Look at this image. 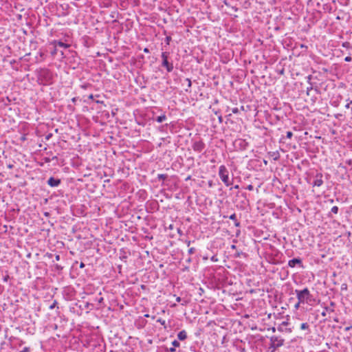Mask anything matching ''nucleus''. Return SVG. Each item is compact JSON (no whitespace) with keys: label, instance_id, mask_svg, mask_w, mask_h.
<instances>
[{"label":"nucleus","instance_id":"32","mask_svg":"<svg viewBox=\"0 0 352 352\" xmlns=\"http://www.w3.org/2000/svg\"><path fill=\"white\" fill-rule=\"evenodd\" d=\"M300 304H305L304 302H300L299 300H298V302L294 305L296 309H298L300 305Z\"/></svg>","mask_w":352,"mask_h":352},{"label":"nucleus","instance_id":"11","mask_svg":"<svg viewBox=\"0 0 352 352\" xmlns=\"http://www.w3.org/2000/svg\"><path fill=\"white\" fill-rule=\"evenodd\" d=\"M335 306H336V303L333 301H331L329 306H327V307H324V311L322 312L321 315L323 317H325L327 316V312H333Z\"/></svg>","mask_w":352,"mask_h":352},{"label":"nucleus","instance_id":"2","mask_svg":"<svg viewBox=\"0 0 352 352\" xmlns=\"http://www.w3.org/2000/svg\"><path fill=\"white\" fill-rule=\"evenodd\" d=\"M295 293L300 302L309 303L313 300V296L311 294L310 291L307 287L301 290L296 289Z\"/></svg>","mask_w":352,"mask_h":352},{"label":"nucleus","instance_id":"35","mask_svg":"<svg viewBox=\"0 0 352 352\" xmlns=\"http://www.w3.org/2000/svg\"><path fill=\"white\" fill-rule=\"evenodd\" d=\"M351 60H352V58H351V56H347L344 58V60L346 62H350V61H351Z\"/></svg>","mask_w":352,"mask_h":352},{"label":"nucleus","instance_id":"9","mask_svg":"<svg viewBox=\"0 0 352 352\" xmlns=\"http://www.w3.org/2000/svg\"><path fill=\"white\" fill-rule=\"evenodd\" d=\"M323 184L322 174L321 173H317L316 175V179H314L312 185L313 186H321Z\"/></svg>","mask_w":352,"mask_h":352},{"label":"nucleus","instance_id":"60","mask_svg":"<svg viewBox=\"0 0 352 352\" xmlns=\"http://www.w3.org/2000/svg\"><path fill=\"white\" fill-rule=\"evenodd\" d=\"M44 214H45V216H47V217H48L50 215L49 212H45Z\"/></svg>","mask_w":352,"mask_h":352},{"label":"nucleus","instance_id":"30","mask_svg":"<svg viewBox=\"0 0 352 352\" xmlns=\"http://www.w3.org/2000/svg\"><path fill=\"white\" fill-rule=\"evenodd\" d=\"M195 248H190L189 250H188V254H192L195 252Z\"/></svg>","mask_w":352,"mask_h":352},{"label":"nucleus","instance_id":"1","mask_svg":"<svg viewBox=\"0 0 352 352\" xmlns=\"http://www.w3.org/2000/svg\"><path fill=\"white\" fill-rule=\"evenodd\" d=\"M37 81L40 85H49L53 83V73L47 68H41L36 71Z\"/></svg>","mask_w":352,"mask_h":352},{"label":"nucleus","instance_id":"24","mask_svg":"<svg viewBox=\"0 0 352 352\" xmlns=\"http://www.w3.org/2000/svg\"><path fill=\"white\" fill-rule=\"evenodd\" d=\"M272 156H273L274 160H275V161L278 160L279 159V157H280V155H279V153L278 152L274 153Z\"/></svg>","mask_w":352,"mask_h":352},{"label":"nucleus","instance_id":"22","mask_svg":"<svg viewBox=\"0 0 352 352\" xmlns=\"http://www.w3.org/2000/svg\"><path fill=\"white\" fill-rule=\"evenodd\" d=\"M309 325L307 322L302 323L300 325V329L302 330L309 329Z\"/></svg>","mask_w":352,"mask_h":352},{"label":"nucleus","instance_id":"57","mask_svg":"<svg viewBox=\"0 0 352 352\" xmlns=\"http://www.w3.org/2000/svg\"><path fill=\"white\" fill-rule=\"evenodd\" d=\"M56 53V49H54L53 52H52V54L54 55Z\"/></svg>","mask_w":352,"mask_h":352},{"label":"nucleus","instance_id":"51","mask_svg":"<svg viewBox=\"0 0 352 352\" xmlns=\"http://www.w3.org/2000/svg\"><path fill=\"white\" fill-rule=\"evenodd\" d=\"M191 241H186V243L188 246H190Z\"/></svg>","mask_w":352,"mask_h":352},{"label":"nucleus","instance_id":"38","mask_svg":"<svg viewBox=\"0 0 352 352\" xmlns=\"http://www.w3.org/2000/svg\"><path fill=\"white\" fill-rule=\"evenodd\" d=\"M126 258H127V256H124V255H123V256H120V258L122 261H124V262H126Z\"/></svg>","mask_w":352,"mask_h":352},{"label":"nucleus","instance_id":"64","mask_svg":"<svg viewBox=\"0 0 352 352\" xmlns=\"http://www.w3.org/2000/svg\"><path fill=\"white\" fill-rule=\"evenodd\" d=\"M287 324V323L286 322H283L282 323V324H283V325H285V324Z\"/></svg>","mask_w":352,"mask_h":352},{"label":"nucleus","instance_id":"46","mask_svg":"<svg viewBox=\"0 0 352 352\" xmlns=\"http://www.w3.org/2000/svg\"><path fill=\"white\" fill-rule=\"evenodd\" d=\"M176 301H177V302H180L182 301V298H181L180 297H179V296H178V297H177V298H176Z\"/></svg>","mask_w":352,"mask_h":352},{"label":"nucleus","instance_id":"61","mask_svg":"<svg viewBox=\"0 0 352 352\" xmlns=\"http://www.w3.org/2000/svg\"><path fill=\"white\" fill-rule=\"evenodd\" d=\"M231 248H232V249H235V248H236V245H232L231 246Z\"/></svg>","mask_w":352,"mask_h":352},{"label":"nucleus","instance_id":"63","mask_svg":"<svg viewBox=\"0 0 352 352\" xmlns=\"http://www.w3.org/2000/svg\"><path fill=\"white\" fill-rule=\"evenodd\" d=\"M351 328V327H346V328L345 329V330H346V331H349Z\"/></svg>","mask_w":352,"mask_h":352},{"label":"nucleus","instance_id":"16","mask_svg":"<svg viewBox=\"0 0 352 352\" xmlns=\"http://www.w3.org/2000/svg\"><path fill=\"white\" fill-rule=\"evenodd\" d=\"M229 219L234 221V226L236 227H240L241 226V223L240 222L237 220L236 219V214L235 213H233L232 214H231L230 216H229Z\"/></svg>","mask_w":352,"mask_h":352},{"label":"nucleus","instance_id":"43","mask_svg":"<svg viewBox=\"0 0 352 352\" xmlns=\"http://www.w3.org/2000/svg\"><path fill=\"white\" fill-rule=\"evenodd\" d=\"M94 96L93 94H90L89 96H88V99L89 100H94Z\"/></svg>","mask_w":352,"mask_h":352},{"label":"nucleus","instance_id":"40","mask_svg":"<svg viewBox=\"0 0 352 352\" xmlns=\"http://www.w3.org/2000/svg\"><path fill=\"white\" fill-rule=\"evenodd\" d=\"M347 288V285L346 284H342V286H341V289L343 290V289H346Z\"/></svg>","mask_w":352,"mask_h":352},{"label":"nucleus","instance_id":"42","mask_svg":"<svg viewBox=\"0 0 352 352\" xmlns=\"http://www.w3.org/2000/svg\"><path fill=\"white\" fill-rule=\"evenodd\" d=\"M191 261H192V259H191V258H190V257L186 259V262L188 264L190 263H191Z\"/></svg>","mask_w":352,"mask_h":352},{"label":"nucleus","instance_id":"17","mask_svg":"<svg viewBox=\"0 0 352 352\" xmlns=\"http://www.w3.org/2000/svg\"><path fill=\"white\" fill-rule=\"evenodd\" d=\"M339 208L338 206H333L331 209V212L328 214V217H331V213L337 214L338 212Z\"/></svg>","mask_w":352,"mask_h":352},{"label":"nucleus","instance_id":"59","mask_svg":"<svg viewBox=\"0 0 352 352\" xmlns=\"http://www.w3.org/2000/svg\"><path fill=\"white\" fill-rule=\"evenodd\" d=\"M8 167L9 168H12L13 167V165H12V164H9V165L8 166Z\"/></svg>","mask_w":352,"mask_h":352},{"label":"nucleus","instance_id":"28","mask_svg":"<svg viewBox=\"0 0 352 352\" xmlns=\"http://www.w3.org/2000/svg\"><path fill=\"white\" fill-rule=\"evenodd\" d=\"M185 81L187 82L188 88H190L191 86H192V82H191L190 79V78H186Z\"/></svg>","mask_w":352,"mask_h":352},{"label":"nucleus","instance_id":"6","mask_svg":"<svg viewBox=\"0 0 352 352\" xmlns=\"http://www.w3.org/2000/svg\"><path fill=\"white\" fill-rule=\"evenodd\" d=\"M205 143L202 140L192 142V148L196 152H201L205 148Z\"/></svg>","mask_w":352,"mask_h":352},{"label":"nucleus","instance_id":"27","mask_svg":"<svg viewBox=\"0 0 352 352\" xmlns=\"http://www.w3.org/2000/svg\"><path fill=\"white\" fill-rule=\"evenodd\" d=\"M57 304H58L57 301H56V300H54V301L53 302V303L50 306V307H49V308H50V309H54V308L56 307V306L57 305Z\"/></svg>","mask_w":352,"mask_h":352},{"label":"nucleus","instance_id":"8","mask_svg":"<svg viewBox=\"0 0 352 352\" xmlns=\"http://www.w3.org/2000/svg\"><path fill=\"white\" fill-rule=\"evenodd\" d=\"M61 183V180L58 178L50 177L47 181V184L51 187H57Z\"/></svg>","mask_w":352,"mask_h":352},{"label":"nucleus","instance_id":"10","mask_svg":"<svg viewBox=\"0 0 352 352\" xmlns=\"http://www.w3.org/2000/svg\"><path fill=\"white\" fill-rule=\"evenodd\" d=\"M234 144L239 148L241 150H245L248 146V143L243 139H238L235 140Z\"/></svg>","mask_w":352,"mask_h":352},{"label":"nucleus","instance_id":"62","mask_svg":"<svg viewBox=\"0 0 352 352\" xmlns=\"http://www.w3.org/2000/svg\"><path fill=\"white\" fill-rule=\"evenodd\" d=\"M96 103H103V102H102V101H100V100H96Z\"/></svg>","mask_w":352,"mask_h":352},{"label":"nucleus","instance_id":"26","mask_svg":"<svg viewBox=\"0 0 352 352\" xmlns=\"http://www.w3.org/2000/svg\"><path fill=\"white\" fill-rule=\"evenodd\" d=\"M293 136V133L292 131H287L286 133V138L291 139Z\"/></svg>","mask_w":352,"mask_h":352},{"label":"nucleus","instance_id":"53","mask_svg":"<svg viewBox=\"0 0 352 352\" xmlns=\"http://www.w3.org/2000/svg\"><path fill=\"white\" fill-rule=\"evenodd\" d=\"M191 179V176L190 175H188L186 179L185 180L186 181H188V180H190Z\"/></svg>","mask_w":352,"mask_h":352},{"label":"nucleus","instance_id":"39","mask_svg":"<svg viewBox=\"0 0 352 352\" xmlns=\"http://www.w3.org/2000/svg\"><path fill=\"white\" fill-rule=\"evenodd\" d=\"M351 104H352V100H350L349 102H348L346 105H345V108L346 109H349L350 107V105Z\"/></svg>","mask_w":352,"mask_h":352},{"label":"nucleus","instance_id":"23","mask_svg":"<svg viewBox=\"0 0 352 352\" xmlns=\"http://www.w3.org/2000/svg\"><path fill=\"white\" fill-rule=\"evenodd\" d=\"M172 345L175 348L179 347L180 346V343L177 340H175L172 342Z\"/></svg>","mask_w":352,"mask_h":352},{"label":"nucleus","instance_id":"56","mask_svg":"<svg viewBox=\"0 0 352 352\" xmlns=\"http://www.w3.org/2000/svg\"><path fill=\"white\" fill-rule=\"evenodd\" d=\"M233 188L234 189H239V185H235Z\"/></svg>","mask_w":352,"mask_h":352},{"label":"nucleus","instance_id":"36","mask_svg":"<svg viewBox=\"0 0 352 352\" xmlns=\"http://www.w3.org/2000/svg\"><path fill=\"white\" fill-rule=\"evenodd\" d=\"M52 137V133H49L45 136V140H49Z\"/></svg>","mask_w":352,"mask_h":352},{"label":"nucleus","instance_id":"5","mask_svg":"<svg viewBox=\"0 0 352 352\" xmlns=\"http://www.w3.org/2000/svg\"><path fill=\"white\" fill-rule=\"evenodd\" d=\"M170 53L168 52H163L161 54L162 66L165 67L168 72H171L173 70V63L168 60Z\"/></svg>","mask_w":352,"mask_h":352},{"label":"nucleus","instance_id":"12","mask_svg":"<svg viewBox=\"0 0 352 352\" xmlns=\"http://www.w3.org/2000/svg\"><path fill=\"white\" fill-rule=\"evenodd\" d=\"M52 45H53L55 47L58 46V47H63L64 49H67L70 47V45H69V44L63 43V41H56V40H54L52 42Z\"/></svg>","mask_w":352,"mask_h":352},{"label":"nucleus","instance_id":"55","mask_svg":"<svg viewBox=\"0 0 352 352\" xmlns=\"http://www.w3.org/2000/svg\"><path fill=\"white\" fill-rule=\"evenodd\" d=\"M329 202L333 204L334 202V200L333 199H329Z\"/></svg>","mask_w":352,"mask_h":352},{"label":"nucleus","instance_id":"15","mask_svg":"<svg viewBox=\"0 0 352 352\" xmlns=\"http://www.w3.org/2000/svg\"><path fill=\"white\" fill-rule=\"evenodd\" d=\"M177 338L181 340H185L187 338V333L185 330H182L177 333Z\"/></svg>","mask_w":352,"mask_h":352},{"label":"nucleus","instance_id":"14","mask_svg":"<svg viewBox=\"0 0 352 352\" xmlns=\"http://www.w3.org/2000/svg\"><path fill=\"white\" fill-rule=\"evenodd\" d=\"M79 307L82 309H88L89 311L91 310H93L94 309H95V306H94V302H85L83 305V307L82 305H80Z\"/></svg>","mask_w":352,"mask_h":352},{"label":"nucleus","instance_id":"41","mask_svg":"<svg viewBox=\"0 0 352 352\" xmlns=\"http://www.w3.org/2000/svg\"><path fill=\"white\" fill-rule=\"evenodd\" d=\"M218 120H219V122L220 123H221V122H223V118H222V116H221V115H219V116H218Z\"/></svg>","mask_w":352,"mask_h":352},{"label":"nucleus","instance_id":"18","mask_svg":"<svg viewBox=\"0 0 352 352\" xmlns=\"http://www.w3.org/2000/svg\"><path fill=\"white\" fill-rule=\"evenodd\" d=\"M307 78H308V82L310 84V87H308L307 88L306 92H307V94L309 96L310 91L313 89V87H312V85H311V76L309 75Z\"/></svg>","mask_w":352,"mask_h":352},{"label":"nucleus","instance_id":"31","mask_svg":"<svg viewBox=\"0 0 352 352\" xmlns=\"http://www.w3.org/2000/svg\"><path fill=\"white\" fill-rule=\"evenodd\" d=\"M232 112L233 113H234V114H238V113H239V109H238L237 107H235V108H233V109H232Z\"/></svg>","mask_w":352,"mask_h":352},{"label":"nucleus","instance_id":"47","mask_svg":"<svg viewBox=\"0 0 352 352\" xmlns=\"http://www.w3.org/2000/svg\"><path fill=\"white\" fill-rule=\"evenodd\" d=\"M183 270L184 271H188L189 270V266L188 265L185 266V267L184 268Z\"/></svg>","mask_w":352,"mask_h":352},{"label":"nucleus","instance_id":"33","mask_svg":"<svg viewBox=\"0 0 352 352\" xmlns=\"http://www.w3.org/2000/svg\"><path fill=\"white\" fill-rule=\"evenodd\" d=\"M20 352H30L29 347H24Z\"/></svg>","mask_w":352,"mask_h":352},{"label":"nucleus","instance_id":"37","mask_svg":"<svg viewBox=\"0 0 352 352\" xmlns=\"http://www.w3.org/2000/svg\"><path fill=\"white\" fill-rule=\"evenodd\" d=\"M167 351L169 352H175L176 349L175 347L173 346V347H170L168 349H167Z\"/></svg>","mask_w":352,"mask_h":352},{"label":"nucleus","instance_id":"49","mask_svg":"<svg viewBox=\"0 0 352 352\" xmlns=\"http://www.w3.org/2000/svg\"><path fill=\"white\" fill-rule=\"evenodd\" d=\"M80 268H84L85 267V264L82 262L80 263Z\"/></svg>","mask_w":352,"mask_h":352},{"label":"nucleus","instance_id":"29","mask_svg":"<svg viewBox=\"0 0 352 352\" xmlns=\"http://www.w3.org/2000/svg\"><path fill=\"white\" fill-rule=\"evenodd\" d=\"M171 41V37L170 36H167L166 38H165V42L167 45H169L170 44V42Z\"/></svg>","mask_w":352,"mask_h":352},{"label":"nucleus","instance_id":"54","mask_svg":"<svg viewBox=\"0 0 352 352\" xmlns=\"http://www.w3.org/2000/svg\"><path fill=\"white\" fill-rule=\"evenodd\" d=\"M8 278H9V276H5V277L3 278V280H4L5 282H6V281L8 280Z\"/></svg>","mask_w":352,"mask_h":352},{"label":"nucleus","instance_id":"4","mask_svg":"<svg viewBox=\"0 0 352 352\" xmlns=\"http://www.w3.org/2000/svg\"><path fill=\"white\" fill-rule=\"evenodd\" d=\"M219 176L226 186L232 185V182L229 179V172L224 165L219 166Z\"/></svg>","mask_w":352,"mask_h":352},{"label":"nucleus","instance_id":"13","mask_svg":"<svg viewBox=\"0 0 352 352\" xmlns=\"http://www.w3.org/2000/svg\"><path fill=\"white\" fill-rule=\"evenodd\" d=\"M93 301L97 302L99 305L98 307H96V309H100V307H102V305L104 304V298L103 297L101 296V293H99L98 296L93 299Z\"/></svg>","mask_w":352,"mask_h":352},{"label":"nucleus","instance_id":"25","mask_svg":"<svg viewBox=\"0 0 352 352\" xmlns=\"http://www.w3.org/2000/svg\"><path fill=\"white\" fill-rule=\"evenodd\" d=\"M342 46L343 47H345V48H351V44L349 42H344L342 44Z\"/></svg>","mask_w":352,"mask_h":352},{"label":"nucleus","instance_id":"3","mask_svg":"<svg viewBox=\"0 0 352 352\" xmlns=\"http://www.w3.org/2000/svg\"><path fill=\"white\" fill-rule=\"evenodd\" d=\"M285 340L278 336H272L270 338V344L269 350L271 352H275L277 349L282 346L284 344Z\"/></svg>","mask_w":352,"mask_h":352},{"label":"nucleus","instance_id":"50","mask_svg":"<svg viewBox=\"0 0 352 352\" xmlns=\"http://www.w3.org/2000/svg\"><path fill=\"white\" fill-rule=\"evenodd\" d=\"M21 140L22 141H25V140H26L25 135H23V136L21 138Z\"/></svg>","mask_w":352,"mask_h":352},{"label":"nucleus","instance_id":"19","mask_svg":"<svg viewBox=\"0 0 352 352\" xmlns=\"http://www.w3.org/2000/svg\"><path fill=\"white\" fill-rule=\"evenodd\" d=\"M166 119V115L163 114L162 116H157L156 118H155V120L159 122V123H162Z\"/></svg>","mask_w":352,"mask_h":352},{"label":"nucleus","instance_id":"34","mask_svg":"<svg viewBox=\"0 0 352 352\" xmlns=\"http://www.w3.org/2000/svg\"><path fill=\"white\" fill-rule=\"evenodd\" d=\"M246 189L248 190H254V186L252 184H250V185H248L246 187Z\"/></svg>","mask_w":352,"mask_h":352},{"label":"nucleus","instance_id":"58","mask_svg":"<svg viewBox=\"0 0 352 352\" xmlns=\"http://www.w3.org/2000/svg\"><path fill=\"white\" fill-rule=\"evenodd\" d=\"M57 159H58L57 156H54L51 160H56Z\"/></svg>","mask_w":352,"mask_h":352},{"label":"nucleus","instance_id":"7","mask_svg":"<svg viewBox=\"0 0 352 352\" xmlns=\"http://www.w3.org/2000/svg\"><path fill=\"white\" fill-rule=\"evenodd\" d=\"M298 265L300 267H303L302 259L300 258H294L289 261L288 266L289 267H295Z\"/></svg>","mask_w":352,"mask_h":352},{"label":"nucleus","instance_id":"52","mask_svg":"<svg viewBox=\"0 0 352 352\" xmlns=\"http://www.w3.org/2000/svg\"><path fill=\"white\" fill-rule=\"evenodd\" d=\"M144 52H146V53H148L149 52V50L146 47V48L144 49Z\"/></svg>","mask_w":352,"mask_h":352},{"label":"nucleus","instance_id":"20","mask_svg":"<svg viewBox=\"0 0 352 352\" xmlns=\"http://www.w3.org/2000/svg\"><path fill=\"white\" fill-rule=\"evenodd\" d=\"M157 178L159 181H164L168 178V175L166 174H158Z\"/></svg>","mask_w":352,"mask_h":352},{"label":"nucleus","instance_id":"45","mask_svg":"<svg viewBox=\"0 0 352 352\" xmlns=\"http://www.w3.org/2000/svg\"><path fill=\"white\" fill-rule=\"evenodd\" d=\"M51 160H51L50 158H49V157H45V162H51Z\"/></svg>","mask_w":352,"mask_h":352},{"label":"nucleus","instance_id":"44","mask_svg":"<svg viewBox=\"0 0 352 352\" xmlns=\"http://www.w3.org/2000/svg\"><path fill=\"white\" fill-rule=\"evenodd\" d=\"M55 259H56V261H59L60 259V255L56 254V256H55Z\"/></svg>","mask_w":352,"mask_h":352},{"label":"nucleus","instance_id":"21","mask_svg":"<svg viewBox=\"0 0 352 352\" xmlns=\"http://www.w3.org/2000/svg\"><path fill=\"white\" fill-rule=\"evenodd\" d=\"M157 322H159L162 326H164V329H166V321L160 318L157 320Z\"/></svg>","mask_w":352,"mask_h":352},{"label":"nucleus","instance_id":"48","mask_svg":"<svg viewBox=\"0 0 352 352\" xmlns=\"http://www.w3.org/2000/svg\"><path fill=\"white\" fill-rule=\"evenodd\" d=\"M56 268L57 270H62V269H63V267H60V265H56Z\"/></svg>","mask_w":352,"mask_h":352}]
</instances>
